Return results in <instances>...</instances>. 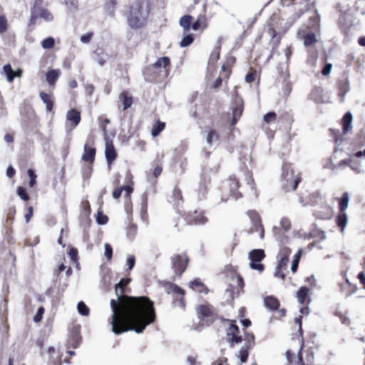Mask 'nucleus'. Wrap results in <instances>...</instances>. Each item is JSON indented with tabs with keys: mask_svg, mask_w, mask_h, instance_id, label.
<instances>
[{
	"mask_svg": "<svg viewBox=\"0 0 365 365\" xmlns=\"http://www.w3.org/2000/svg\"><path fill=\"white\" fill-rule=\"evenodd\" d=\"M256 77V73L255 72H251L246 75L245 76V81L247 83H252L255 81Z\"/></svg>",
	"mask_w": 365,
	"mask_h": 365,
	"instance_id": "nucleus-61",
	"label": "nucleus"
},
{
	"mask_svg": "<svg viewBox=\"0 0 365 365\" xmlns=\"http://www.w3.org/2000/svg\"><path fill=\"white\" fill-rule=\"evenodd\" d=\"M148 6L142 0H136L130 6L127 16L128 24L132 29L143 26L148 16Z\"/></svg>",
	"mask_w": 365,
	"mask_h": 365,
	"instance_id": "nucleus-2",
	"label": "nucleus"
},
{
	"mask_svg": "<svg viewBox=\"0 0 365 365\" xmlns=\"http://www.w3.org/2000/svg\"><path fill=\"white\" fill-rule=\"evenodd\" d=\"M164 288L167 293H173L174 294L173 303L184 309L185 308V290L172 282H165Z\"/></svg>",
	"mask_w": 365,
	"mask_h": 365,
	"instance_id": "nucleus-3",
	"label": "nucleus"
},
{
	"mask_svg": "<svg viewBox=\"0 0 365 365\" xmlns=\"http://www.w3.org/2000/svg\"><path fill=\"white\" fill-rule=\"evenodd\" d=\"M17 194L24 201H28L30 198L29 194L24 187L19 186L17 187Z\"/></svg>",
	"mask_w": 365,
	"mask_h": 365,
	"instance_id": "nucleus-45",
	"label": "nucleus"
},
{
	"mask_svg": "<svg viewBox=\"0 0 365 365\" xmlns=\"http://www.w3.org/2000/svg\"><path fill=\"white\" fill-rule=\"evenodd\" d=\"M67 120L73 123V127L78 125L81 121V114L76 109L70 110L66 115Z\"/></svg>",
	"mask_w": 365,
	"mask_h": 365,
	"instance_id": "nucleus-21",
	"label": "nucleus"
},
{
	"mask_svg": "<svg viewBox=\"0 0 365 365\" xmlns=\"http://www.w3.org/2000/svg\"><path fill=\"white\" fill-rule=\"evenodd\" d=\"M348 220L347 215L345 212H341L336 217L337 225L341 228V231H343L346 225Z\"/></svg>",
	"mask_w": 365,
	"mask_h": 365,
	"instance_id": "nucleus-33",
	"label": "nucleus"
},
{
	"mask_svg": "<svg viewBox=\"0 0 365 365\" xmlns=\"http://www.w3.org/2000/svg\"><path fill=\"white\" fill-rule=\"evenodd\" d=\"M60 76V71L56 69H51L46 73V80L50 86H54L56 81Z\"/></svg>",
	"mask_w": 365,
	"mask_h": 365,
	"instance_id": "nucleus-19",
	"label": "nucleus"
},
{
	"mask_svg": "<svg viewBox=\"0 0 365 365\" xmlns=\"http://www.w3.org/2000/svg\"><path fill=\"white\" fill-rule=\"evenodd\" d=\"M163 168L160 165H157L153 171V175L155 178H157L162 173Z\"/></svg>",
	"mask_w": 365,
	"mask_h": 365,
	"instance_id": "nucleus-64",
	"label": "nucleus"
},
{
	"mask_svg": "<svg viewBox=\"0 0 365 365\" xmlns=\"http://www.w3.org/2000/svg\"><path fill=\"white\" fill-rule=\"evenodd\" d=\"M197 312L200 319L205 321L207 325L212 324L216 319L215 309L210 304L199 305Z\"/></svg>",
	"mask_w": 365,
	"mask_h": 365,
	"instance_id": "nucleus-6",
	"label": "nucleus"
},
{
	"mask_svg": "<svg viewBox=\"0 0 365 365\" xmlns=\"http://www.w3.org/2000/svg\"><path fill=\"white\" fill-rule=\"evenodd\" d=\"M126 262H127V265H128V269L131 270L134 267L135 264V256H133V255L128 256L127 258Z\"/></svg>",
	"mask_w": 365,
	"mask_h": 365,
	"instance_id": "nucleus-59",
	"label": "nucleus"
},
{
	"mask_svg": "<svg viewBox=\"0 0 365 365\" xmlns=\"http://www.w3.org/2000/svg\"><path fill=\"white\" fill-rule=\"evenodd\" d=\"M172 197L175 201V203L178 206L180 204V202H182V196L180 190L175 187L173 190Z\"/></svg>",
	"mask_w": 365,
	"mask_h": 365,
	"instance_id": "nucleus-40",
	"label": "nucleus"
},
{
	"mask_svg": "<svg viewBox=\"0 0 365 365\" xmlns=\"http://www.w3.org/2000/svg\"><path fill=\"white\" fill-rule=\"evenodd\" d=\"M96 149L94 148L88 147L87 145H84L83 153L82 159L84 161L93 163L95 160Z\"/></svg>",
	"mask_w": 365,
	"mask_h": 365,
	"instance_id": "nucleus-17",
	"label": "nucleus"
},
{
	"mask_svg": "<svg viewBox=\"0 0 365 365\" xmlns=\"http://www.w3.org/2000/svg\"><path fill=\"white\" fill-rule=\"evenodd\" d=\"M130 278H123L115 286L117 299L110 300L112 331L120 334L128 331L143 333L155 320L153 302L147 297L124 296Z\"/></svg>",
	"mask_w": 365,
	"mask_h": 365,
	"instance_id": "nucleus-1",
	"label": "nucleus"
},
{
	"mask_svg": "<svg viewBox=\"0 0 365 365\" xmlns=\"http://www.w3.org/2000/svg\"><path fill=\"white\" fill-rule=\"evenodd\" d=\"M228 183L230 186V196L232 197L235 200L241 197L242 194L238 191L239 182L236 178H230L228 180Z\"/></svg>",
	"mask_w": 365,
	"mask_h": 365,
	"instance_id": "nucleus-14",
	"label": "nucleus"
},
{
	"mask_svg": "<svg viewBox=\"0 0 365 365\" xmlns=\"http://www.w3.org/2000/svg\"><path fill=\"white\" fill-rule=\"evenodd\" d=\"M239 331L238 326L234 322H232L227 329V336H230V335L238 334Z\"/></svg>",
	"mask_w": 365,
	"mask_h": 365,
	"instance_id": "nucleus-47",
	"label": "nucleus"
},
{
	"mask_svg": "<svg viewBox=\"0 0 365 365\" xmlns=\"http://www.w3.org/2000/svg\"><path fill=\"white\" fill-rule=\"evenodd\" d=\"M165 123L158 120L155 125L153 127L151 134L153 137H157L165 128Z\"/></svg>",
	"mask_w": 365,
	"mask_h": 365,
	"instance_id": "nucleus-37",
	"label": "nucleus"
},
{
	"mask_svg": "<svg viewBox=\"0 0 365 365\" xmlns=\"http://www.w3.org/2000/svg\"><path fill=\"white\" fill-rule=\"evenodd\" d=\"M186 220L189 224L204 225L208 221V219L204 215L202 211L194 210L187 215Z\"/></svg>",
	"mask_w": 365,
	"mask_h": 365,
	"instance_id": "nucleus-9",
	"label": "nucleus"
},
{
	"mask_svg": "<svg viewBox=\"0 0 365 365\" xmlns=\"http://www.w3.org/2000/svg\"><path fill=\"white\" fill-rule=\"evenodd\" d=\"M7 19L4 15H0V34L4 33L7 30Z\"/></svg>",
	"mask_w": 365,
	"mask_h": 365,
	"instance_id": "nucleus-50",
	"label": "nucleus"
},
{
	"mask_svg": "<svg viewBox=\"0 0 365 365\" xmlns=\"http://www.w3.org/2000/svg\"><path fill=\"white\" fill-rule=\"evenodd\" d=\"M41 100L46 104V110L51 112L53 108V101L52 100L51 96L45 92H41L39 93Z\"/></svg>",
	"mask_w": 365,
	"mask_h": 365,
	"instance_id": "nucleus-24",
	"label": "nucleus"
},
{
	"mask_svg": "<svg viewBox=\"0 0 365 365\" xmlns=\"http://www.w3.org/2000/svg\"><path fill=\"white\" fill-rule=\"evenodd\" d=\"M252 349V347L249 345L244 344V345L240 348L238 354H236L237 357L240 359L241 363H245L247 361L250 351Z\"/></svg>",
	"mask_w": 365,
	"mask_h": 365,
	"instance_id": "nucleus-22",
	"label": "nucleus"
},
{
	"mask_svg": "<svg viewBox=\"0 0 365 365\" xmlns=\"http://www.w3.org/2000/svg\"><path fill=\"white\" fill-rule=\"evenodd\" d=\"M192 19L190 15H184L180 19L179 24L183 28L185 32L190 31L191 28V20Z\"/></svg>",
	"mask_w": 365,
	"mask_h": 365,
	"instance_id": "nucleus-26",
	"label": "nucleus"
},
{
	"mask_svg": "<svg viewBox=\"0 0 365 365\" xmlns=\"http://www.w3.org/2000/svg\"><path fill=\"white\" fill-rule=\"evenodd\" d=\"M92 36V33H87L81 36V41L83 43H88L91 41Z\"/></svg>",
	"mask_w": 365,
	"mask_h": 365,
	"instance_id": "nucleus-60",
	"label": "nucleus"
},
{
	"mask_svg": "<svg viewBox=\"0 0 365 365\" xmlns=\"http://www.w3.org/2000/svg\"><path fill=\"white\" fill-rule=\"evenodd\" d=\"M219 140V136L215 130H210L207 135V143L209 145H212L215 143H217Z\"/></svg>",
	"mask_w": 365,
	"mask_h": 365,
	"instance_id": "nucleus-34",
	"label": "nucleus"
},
{
	"mask_svg": "<svg viewBox=\"0 0 365 365\" xmlns=\"http://www.w3.org/2000/svg\"><path fill=\"white\" fill-rule=\"evenodd\" d=\"M190 287L195 292L199 293L207 294L208 292V289L205 286V284L200 281V279H195L193 281L190 282Z\"/></svg>",
	"mask_w": 365,
	"mask_h": 365,
	"instance_id": "nucleus-18",
	"label": "nucleus"
},
{
	"mask_svg": "<svg viewBox=\"0 0 365 365\" xmlns=\"http://www.w3.org/2000/svg\"><path fill=\"white\" fill-rule=\"evenodd\" d=\"M186 33L187 32L184 31V37L180 42V46L182 48H185L190 46L194 41L193 34Z\"/></svg>",
	"mask_w": 365,
	"mask_h": 365,
	"instance_id": "nucleus-35",
	"label": "nucleus"
},
{
	"mask_svg": "<svg viewBox=\"0 0 365 365\" xmlns=\"http://www.w3.org/2000/svg\"><path fill=\"white\" fill-rule=\"evenodd\" d=\"M309 289L307 287H301L297 292V297L299 304H303L308 296Z\"/></svg>",
	"mask_w": 365,
	"mask_h": 365,
	"instance_id": "nucleus-29",
	"label": "nucleus"
},
{
	"mask_svg": "<svg viewBox=\"0 0 365 365\" xmlns=\"http://www.w3.org/2000/svg\"><path fill=\"white\" fill-rule=\"evenodd\" d=\"M68 255L73 262H76L78 259V250L74 247L70 248Z\"/></svg>",
	"mask_w": 365,
	"mask_h": 365,
	"instance_id": "nucleus-54",
	"label": "nucleus"
},
{
	"mask_svg": "<svg viewBox=\"0 0 365 365\" xmlns=\"http://www.w3.org/2000/svg\"><path fill=\"white\" fill-rule=\"evenodd\" d=\"M243 111V101L240 97H235L233 106H232V115L240 118Z\"/></svg>",
	"mask_w": 365,
	"mask_h": 365,
	"instance_id": "nucleus-20",
	"label": "nucleus"
},
{
	"mask_svg": "<svg viewBox=\"0 0 365 365\" xmlns=\"http://www.w3.org/2000/svg\"><path fill=\"white\" fill-rule=\"evenodd\" d=\"M55 40L53 37H48L42 41L41 46L43 48L49 49L54 46Z\"/></svg>",
	"mask_w": 365,
	"mask_h": 365,
	"instance_id": "nucleus-42",
	"label": "nucleus"
},
{
	"mask_svg": "<svg viewBox=\"0 0 365 365\" xmlns=\"http://www.w3.org/2000/svg\"><path fill=\"white\" fill-rule=\"evenodd\" d=\"M38 19H42L46 21H52L53 16L52 14L46 9L41 6H32L31 9V16L29 25H34L37 23Z\"/></svg>",
	"mask_w": 365,
	"mask_h": 365,
	"instance_id": "nucleus-5",
	"label": "nucleus"
},
{
	"mask_svg": "<svg viewBox=\"0 0 365 365\" xmlns=\"http://www.w3.org/2000/svg\"><path fill=\"white\" fill-rule=\"evenodd\" d=\"M136 232L137 226L135 225H131L128 229L127 235L130 240H132L135 237Z\"/></svg>",
	"mask_w": 365,
	"mask_h": 365,
	"instance_id": "nucleus-55",
	"label": "nucleus"
},
{
	"mask_svg": "<svg viewBox=\"0 0 365 365\" xmlns=\"http://www.w3.org/2000/svg\"><path fill=\"white\" fill-rule=\"evenodd\" d=\"M250 267H251V269L257 270L259 272H262L264 269V265L261 264L260 262H257L254 260L250 261Z\"/></svg>",
	"mask_w": 365,
	"mask_h": 365,
	"instance_id": "nucleus-49",
	"label": "nucleus"
},
{
	"mask_svg": "<svg viewBox=\"0 0 365 365\" xmlns=\"http://www.w3.org/2000/svg\"><path fill=\"white\" fill-rule=\"evenodd\" d=\"M265 257L264 251L262 249H255L249 252L250 261L261 262Z\"/></svg>",
	"mask_w": 365,
	"mask_h": 365,
	"instance_id": "nucleus-23",
	"label": "nucleus"
},
{
	"mask_svg": "<svg viewBox=\"0 0 365 365\" xmlns=\"http://www.w3.org/2000/svg\"><path fill=\"white\" fill-rule=\"evenodd\" d=\"M349 199V193L346 192H344L342 195V196L339 200V210H340L341 212H344L346 210V208L348 207Z\"/></svg>",
	"mask_w": 365,
	"mask_h": 365,
	"instance_id": "nucleus-38",
	"label": "nucleus"
},
{
	"mask_svg": "<svg viewBox=\"0 0 365 365\" xmlns=\"http://www.w3.org/2000/svg\"><path fill=\"white\" fill-rule=\"evenodd\" d=\"M353 121V115L351 112H347L343 117V132L348 133L351 129V123Z\"/></svg>",
	"mask_w": 365,
	"mask_h": 365,
	"instance_id": "nucleus-25",
	"label": "nucleus"
},
{
	"mask_svg": "<svg viewBox=\"0 0 365 365\" xmlns=\"http://www.w3.org/2000/svg\"><path fill=\"white\" fill-rule=\"evenodd\" d=\"M43 313H44V308L43 307H38L37 312L34 317V321L35 322H41L42 319Z\"/></svg>",
	"mask_w": 365,
	"mask_h": 365,
	"instance_id": "nucleus-56",
	"label": "nucleus"
},
{
	"mask_svg": "<svg viewBox=\"0 0 365 365\" xmlns=\"http://www.w3.org/2000/svg\"><path fill=\"white\" fill-rule=\"evenodd\" d=\"M108 220V217L106 215L103 214V212L101 211L98 212V215L96 217V222L98 225H106L107 223Z\"/></svg>",
	"mask_w": 365,
	"mask_h": 365,
	"instance_id": "nucleus-46",
	"label": "nucleus"
},
{
	"mask_svg": "<svg viewBox=\"0 0 365 365\" xmlns=\"http://www.w3.org/2000/svg\"><path fill=\"white\" fill-rule=\"evenodd\" d=\"M227 341L230 347L232 348L235 344H240L242 341V338L241 336L237 335V334L230 335L228 336Z\"/></svg>",
	"mask_w": 365,
	"mask_h": 365,
	"instance_id": "nucleus-41",
	"label": "nucleus"
},
{
	"mask_svg": "<svg viewBox=\"0 0 365 365\" xmlns=\"http://www.w3.org/2000/svg\"><path fill=\"white\" fill-rule=\"evenodd\" d=\"M187 262L188 257L185 254L174 255L171 257L172 269L179 275L185 271Z\"/></svg>",
	"mask_w": 365,
	"mask_h": 365,
	"instance_id": "nucleus-7",
	"label": "nucleus"
},
{
	"mask_svg": "<svg viewBox=\"0 0 365 365\" xmlns=\"http://www.w3.org/2000/svg\"><path fill=\"white\" fill-rule=\"evenodd\" d=\"M277 115L274 111L268 112L263 116L265 123H269L276 119Z\"/></svg>",
	"mask_w": 365,
	"mask_h": 365,
	"instance_id": "nucleus-51",
	"label": "nucleus"
},
{
	"mask_svg": "<svg viewBox=\"0 0 365 365\" xmlns=\"http://www.w3.org/2000/svg\"><path fill=\"white\" fill-rule=\"evenodd\" d=\"M119 99L123 101V110H126L132 106V97L128 95L126 91H123L120 96Z\"/></svg>",
	"mask_w": 365,
	"mask_h": 365,
	"instance_id": "nucleus-27",
	"label": "nucleus"
},
{
	"mask_svg": "<svg viewBox=\"0 0 365 365\" xmlns=\"http://www.w3.org/2000/svg\"><path fill=\"white\" fill-rule=\"evenodd\" d=\"M81 342V336L80 334L79 328L75 327L71 331L69 339L68 344L74 349L77 348Z\"/></svg>",
	"mask_w": 365,
	"mask_h": 365,
	"instance_id": "nucleus-13",
	"label": "nucleus"
},
{
	"mask_svg": "<svg viewBox=\"0 0 365 365\" xmlns=\"http://www.w3.org/2000/svg\"><path fill=\"white\" fill-rule=\"evenodd\" d=\"M264 304L271 311L277 310L279 307V300L274 296H267L264 299Z\"/></svg>",
	"mask_w": 365,
	"mask_h": 365,
	"instance_id": "nucleus-16",
	"label": "nucleus"
},
{
	"mask_svg": "<svg viewBox=\"0 0 365 365\" xmlns=\"http://www.w3.org/2000/svg\"><path fill=\"white\" fill-rule=\"evenodd\" d=\"M170 63V58L167 56L159 58L153 65L155 68H165Z\"/></svg>",
	"mask_w": 365,
	"mask_h": 365,
	"instance_id": "nucleus-32",
	"label": "nucleus"
},
{
	"mask_svg": "<svg viewBox=\"0 0 365 365\" xmlns=\"http://www.w3.org/2000/svg\"><path fill=\"white\" fill-rule=\"evenodd\" d=\"M331 68H332V64L327 63L322 69V74L324 76H327L328 74H329Z\"/></svg>",
	"mask_w": 365,
	"mask_h": 365,
	"instance_id": "nucleus-62",
	"label": "nucleus"
},
{
	"mask_svg": "<svg viewBox=\"0 0 365 365\" xmlns=\"http://www.w3.org/2000/svg\"><path fill=\"white\" fill-rule=\"evenodd\" d=\"M291 252V250L288 247H284L280 249L277 255L278 264L274 273L275 277L284 279L285 274H284L283 270H285L287 268V263L289 262V257Z\"/></svg>",
	"mask_w": 365,
	"mask_h": 365,
	"instance_id": "nucleus-4",
	"label": "nucleus"
},
{
	"mask_svg": "<svg viewBox=\"0 0 365 365\" xmlns=\"http://www.w3.org/2000/svg\"><path fill=\"white\" fill-rule=\"evenodd\" d=\"M105 257L108 259H111L113 257V248L111 245L108 243L105 244V252H104Z\"/></svg>",
	"mask_w": 365,
	"mask_h": 365,
	"instance_id": "nucleus-53",
	"label": "nucleus"
},
{
	"mask_svg": "<svg viewBox=\"0 0 365 365\" xmlns=\"http://www.w3.org/2000/svg\"><path fill=\"white\" fill-rule=\"evenodd\" d=\"M207 180L205 178L201 177L200 182L199 183V187L197 190V195L199 199H202L205 197L207 193Z\"/></svg>",
	"mask_w": 365,
	"mask_h": 365,
	"instance_id": "nucleus-28",
	"label": "nucleus"
},
{
	"mask_svg": "<svg viewBox=\"0 0 365 365\" xmlns=\"http://www.w3.org/2000/svg\"><path fill=\"white\" fill-rule=\"evenodd\" d=\"M3 71L6 76V81L9 83L13 82L14 79V71L11 64L8 63L3 66Z\"/></svg>",
	"mask_w": 365,
	"mask_h": 365,
	"instance_id": "nucleus-30",
	"label": "nucleus"
},
{
	"mask_svg": "<svg viewBox=\"0 0 365 365\" xmlns=\"http://www.w3.org/2000/svg\"><path fill=\"white\" fill-rule=\"evenodd\" d=\"M77 310L78 314L82 316L86 317L89 314V308L83 301L78 303Z\"/></svg>",
	"mask_w": 365,
	"mask_h": 365,
	"instance_id": "nucleus-39",
	"label": "nucleus"
},
{
	"mask_svg": "<svg viewBox=\"0 0 365 365\" xmlns=\"http://www.w3.org/2000/svg\"><path fill=\"white\" fill-rule=\"evenodd\" d=\"M350 91V83L347 78L340 80L339 82V96L341 101H343L346 94Z\"/></svg>",
	"mask_w": 365,
	"mask_h": 365,
	"instance_id": "nucleus-15",
	"label": "nucleus"
},
{
	"mask_svg": "<svg viewBox=\"0 0 365 365\" xmlns=\"http://www.w3.org/2000/svg\"><path fill=\"white\" fill-rule=\"evenodd\" d=\"M105 156L108 165H110L116 158L117 153L113 142L106 138Z\"/></svg>",
	"mask_w": 365,
	"mask_h": 365,
	"instance_id": "nucleus-10",
	"label": "nucleus"
},
{
	"mask_svg": "<svg viewBox=\"0 0 365 365\" xmlns=\"http://www.w3.org/2000/svg\"><path fill=\"white\" fill-rule=\"evenodd\" d=\"M247 215L249 216L253 226L251 228V232H259V237L260 239H263L264 228L259 214L255 210H250L247 212Z\"/></svg>",
	"mask_w": 365,
	"mask_h": 365,
	"instance_id": "nucleus-8",
	"label": "nucleus"
},
{
	"mask_svg": "<svg viewBox=\"0 0 365 365\" xmlns=\"http://www.w3.org/2000/svg\"><path fill=\"white\" fill-rule=\"evenodd\" d=\"M282 178L287 182L289 181L293 182L292 185V190H295L298 186V184L300 182V178H297L294 179V173L292 171L289 170V167L287 165H284L282 167Z\"/></svg>",
	"mask_w": 365,
	"mask_h": 365,
	"instance_id": "nucleus-11",
	"label": "nucleus"
},
{
	"mask_svg": "<svg viewBox=\"0 0 365 365\" xmlns=\"http://www.w3.org/2000/svg\"><path fill=\"white\" fill-rule=\"evenodd\" d=\"M15 173H16L15 169L11 165H9L6 169L7 177L9 178H11L14 176Z\"/></svg>",
	"mask_w": 365,
	"mask_h": 365,
	"instance_id": "nucleus-63",
	"label": "nucleus"
},
{
	"mask_svg": "<svg viewBox=\"0 0 365 365\" xmlns=\"http://www.w3.org/2000/svg\"><path fill=\"white\" fill-rule=\"evenodd\" d=\"M305 1V5L304 6L303 8H300L299 9L298 11L296 12L292 17L293 21H295L296 20H297L298 19L300 18V16L305 12V11H308L311 7H312V5L310 4H309V1L310 0H304Z\"/></svg>",
	"mask_w": 365,
	"mask_h": 365,
	"instance_id": "nucleus-31",
	"label": "nucleus"
},
{
	"mask_svg": "<svg viewBox=\"0 0 365 365\" xmlns=\"http://www.w3.org/2000/svg\"><path fill=\"white\" fill-rule=\"evenodd\" d=\"M279 225H280V229L283 230L284 232L288 231L289 230L290 225H291L289 220L287 217H282L281 219Z\"/></svg>",
	"mask_w": 365,
	"mask_h": 365,
	"instance_id": "nucleus-48",
	"label": "nucleus"
},
{
	"mask_svg": "<svg viewBox=\"0 0 365 365\" xmlns=\"http://www.w3.org/2000/svg\"><path fill=\"white\" fill-rule=\"evenodd\" d=\"M202 19H204V17L200 16L198 17V19L195 22H193L191 24V28L194 31H197L200 29L202 24Z\"/></svg>",
	"mask_w": 365,
	"mask_h": 365,
	"instance_id": "nucleus-57",
	"label": "nucleus"
},
{
	"mask_svg": "<svg viewBox=\"0 0 365 365\" xmlns=\"http://www.w3.org/2000/svg\"><path fill=\"white\" fill-rule=\"evenodd\" d=\"M255 338L252 333L247 334L246 338L245 339V344H246L253 348L255 344Z\"/></svg>",
	"mask_w": 365,
	"mask_h": 365,
	"instance_id": "nucleus-52",
	"label": "nucleus"
},
{
	"mask_svg": "<svg viewBox=\"0 0 365 365\" xmlns=\"http://www.w3.org/2000/svg\"><path fill=\"white\" fill-rule=\"evenodd\" d=\"M317 41L316 35L313 32H309L304 36V45L310 46Z\"/></svg>",
	"mask_w": 365,
	"mask_h": 365,
	"instance_id": "nucleus-36",
	"label": "nucleus"
},
{
	"mask_svg": "<svg viewBox=\"0 0 365 365\" xmlns=\"http://www.w3.org/2000/svg\"><path fill=\"white\" fill-rule=\"evenodd\" d=\"M353 162H354V158H353L352 155H351L349 158L342 160L337 165H334L333 168H331V169L333 170H338L341 167H342L344 165H346V166H349L356 173L359 174V173H362L363 170H362V169L361 168H359V167H354Z\"/></svg>",
	"mask_w": 365,
	"mask_h": 365,
	"instance_id": "nucleus-12",
	"label": "nucleus"
},
{
	"mask_svg": "<svg viewBox=\"0 0 365 365\" xmlns=\"http://www.w3.org/2000/svg\"><path fill=\"white\" fill-rule=\"evenodd\" d=\"M66 4L71 11H75L78 8V0H65Z\"/></svg>",
	"mask_w": 365,
	"mask_h": 365,
	"instance_id": "nucleus-58",
	"label": "nucleus"
},
{
	"mask_svg": "<svg viewBox=\"0 0 365 365\" xmlns=\"http://www.w3.org/2000/svg\"><path fill=\"white\" fill-rule=\"evenodd\" d=\"M325 209H326V212L324 214H321L319 212H318L317 210H314V215L315 217H317L318 218H321V219L329 218V215H331V209L328 205H327L325 207Z\"/></svg>",
	"mask_w": 365,
	"mask_h": 365,
	"instance_id": "nucleus-44",
	"label": "nucleus"
},
{
	"mask_svg": "<svg viewBox=\"0 0 365 365\" xmlns=\"http://www.w3.org/2000/svg\"><path fill=\"white\" fill-rule=\"evenodd\" d=\"M27 174L30 178L29 185L31 187H33L35 185V184L36 183L37 175H36L34 170L31 169V168L28 170Z\"/></svg>",
	"mask_w": 365,
	"mask_h": 365,
	"instance_id": "nucleus-43",
	"label": "nucleus"
}]
</instances>
